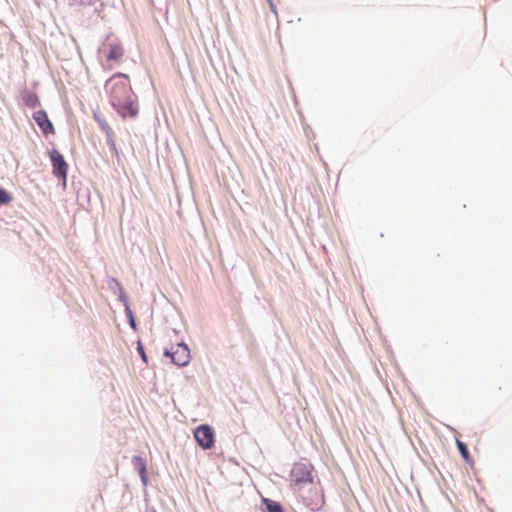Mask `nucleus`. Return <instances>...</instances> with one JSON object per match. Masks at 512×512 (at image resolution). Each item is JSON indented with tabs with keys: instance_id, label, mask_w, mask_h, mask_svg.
<instances>
[{
	"instance_id": "f257e3e1",
	"label": "nucleus",
	"mask_w": 512,
	"mask_h": 512,
	"mask_svg": "<svg viewBox=\"0 0 512 512\" xmlns=\"http://www.w3.org/2000/svg\"><path fill=\"white\" fill-rule=\"evenodd\" d=\"M105 90L109 96L111 105L122 118H133L137 116V97L133 93L127 75L122 73L114 74L106 81Z\"/></svg>"
},
{
	"instance_id": "f03ea898",
	"label": "nucleus",
	"mask_w": 512,
	"mask_h": 512,
	"mask_svg": "<svg viewBox=\"0 0 512 512\" xmlns=\"http://www.w3.org/2000/svg\"><path fill=\"white\" fill-rule=\"evenodd\" d=\"M291 485L301 488L305 484L313 482L312 465L306 463H295L290 473Z\"/></svg>"
},
{
	"instance_id": "7ed1b4c3",
	"label": "nucleus",
	"mask_w": 512,
	"mask_h": 512,
	"mask_svg": "<svg viewBox=\"0 0 512 512\" xmlns=\"http://www.w3.org/2000/svg\"><path fill=\"white\" fill-rule=\"evenodd\" d=\"M49 157L53 167V174L60 178L63 185H66L68 164L65 161L63 155L56 149H52L49 152Z\"/></svg>"
},
{
	"instance_id": "20e7f679",
	"label": "nucleus",
	"mask_w": 512,
	"mask_h": 512,
	"mask_svg": "<svg viewBox=\"0 0 512 512\" xmlns=\"http://www.w3.org/2000/svg\"><path fill=\"white\" fill-rule=\"evenodd\" d=\"M194 437L199 446L205 450L214 445V432L208 425H200L194 431Z\"/></svg>"
},
{
	"instance_id": "39448f33",
	"label": "nucleus",
	"mask_w": 512,
	"mask_h": 512,
	"mask_svg": "<svg viewBox=\"0 0 512 512\" xmlns=\"http://www.w3.org/2000/svg\"><path fill=\"white\" fill-rule=\"evenodd\" d=\"M165 354L178 366H185L190 360V352L185 344H178L172 353L166 351Z\"/></svg>"
},
{
	"instance_id": "423d86ee",
	"label": "nucleus",
	"mask_w": 512,
	"mask_h": 512,
	"mask_svg": "<svg viewBox=\"0 0 512 512\" xmlns=\"http://www.w3.org/2000/svg\"><path fill=\"white\" fill-rule=\"evenodd\" d=\"M33 119L45 135L54 133V127H53L51 121L49 120L45 111H43V110L36 111L33 114Z\"/></svg>"
},
{
	"instance_id": "0eeeda50",
	"label": "nucleus",
	"mask_w": 512,
	"mask_h": 512,
	"mask_svg": "<svg viewBox=\"0 0 512 512\" xmlns=\"http://www.w3.org/2000/svg\"><path fill=\"white\" fill-rule=\"evenodd\" d=\"M124 54V49L119 43H110L108 45V52L106 55L109 61H119Z\"/></svg>"
},
{
	"instance_id": "6e6552de",
	"label": "nucleus",
	"mask_w": 512,
	"mask_h": 512,
	"mask_svg": "<svg viewBox=\"0 0 512 512\" xmlns=\"http://www.w3.org/2000/svg\"><path fill=\"white\" fill-rule=\"evenodd\" d=\"M132 463L136 470H138L140 477L142 481L145 483L147 476H146V462L145 460L140 456H135L132 459Z\"/></svg>"
},
{
	"instance_id": "1a4fd4ad",
	"label": "nucleus",
	"mask_w": 512,
	"mask_h": 512,
	"mask_svg": "<svg viewBox=\"0 0 512 512\" xmlns=\"http://www.w3.org/2000/svg\"><path fill=\"white\" fill-rule=\"evenodd\" d=\"M262 502L266 507V512H284L282 506L278 502L268 498H263Z\"/></svg>"
},
{
	"instance_id": "9d476101",
	"label": "nucleus",
	"mask_w": 512,
	"mask_h": 512,
	"mask_svg": "<svg viewBox=\"0 0 512 512\" xmlns=\"http://www.w3.org/2000/svg\"><path fill=\"white\" fill-rule=\"evenodd\" d=\"M456 444H457L458 450H459L461 456L463 457V459L465 460V462L471 463L472 459H471V456L469 454L466 444L458 439L456 440Z\"/></svg>"
},
{
	"instance_id": "9b49d317",
	"label": "nucleus",
	"mask_w": 512,
	"mask_h": 512,
	"mask_svg": "<svg viewBox=\"0 0 512 512\" xmlns=\"http://www.w3.org/2000/svg\"><path fill=\"white\" fill-rule=\"evenodd\" d=\"M24 103L29 107H36L39 103L38 97L33 93H26L23 96Z\"/></svg>"
},
{
	"instance_id": "f8f14e48",
	"label": "nucleus",
	"mask_w": 512,
	"mask_h": 512,
	"mask_svg": "<svg viewBox=\"0 0 512 512\" xmlns=\"http://www.w3.org/2000/svg\"><path fill=\"white\" fill-rule=\"evenodd\" d=\"M13 197L5 189L0 187V206L8 204L12 201Z\"/></svg>"
},
{
	"instance_id": "ddd939ff",
	"label": "nucleus",
	"mask_w": 512,
	"mask_h": 512,
	"mask_svg": "<svg viewBox=\"0 0 512 512\" xmlns=\"http://www.w3.org/2000/svg\"><path fill=\"white\" fill-rule=\"evenodd\" d=\"M71 6L91 5L95 0H67Z\"/></svg>"
},
{
	"instance_id": "4468645a",
	"label": "nucleus",
	"mask_w": 512,
	"mask_h": 512,
	"mask_svg": "<svg viewBox=\"0 0 512 512\" xmlns=\"http://www.w3.org/2000/svg\"><path fill=\"white\" fill-rule=\"evenodd\" d=\"M100 125H101V128L106 132V134L108 136H113V131H112L111 127L106 122H101Z\"/></svg>"
},
{
	"instance_id": "2eb2a0df",
	"label": "nucleus",
	"mask_w": 512,
	"mask_h": 512,
	"mask_svg": "<svg viewBox=\"0 0 512 512\" xmlns=\"http://www.w3.org/2000/svg\"><path fill=\"white\" fill-rule=\"evenodd\" d=\"M137 349H138V352L140 353L141 358L143 359V361L147 362V356H146V354L144 352L143 346L140 343H138V348Z\"/></svg>"
},
{
	"instance_id": "dca6fc26",
	"label": "nucleus",
	"mask_w": 512,
	"mask_h": 512,
	"mask_svg": "<svg viewBox=\"0 0 512 512\" xmlns=\"http://www.w3.org/2000/svg\"><path fill=\"white\" fill-rule=\"evenodd\" d=\"M130 325H131L133 328H135V321H134L133 317H131V319H130Z\"/></svg>"
}]
</instances>
